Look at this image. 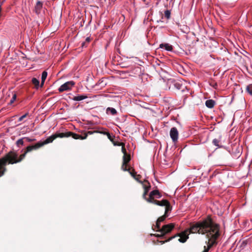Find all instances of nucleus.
<instances>
[{"label":"nucleus","instance_id":"1","mask_svg":"<svg viewBox=\"0 0 252 252\" xmlns=\"http://www.w3.org/2000/svg\"><path fill=\"white\" fill-rule=\"evenodd\" d=\"M187 230H188L189 234L198 232L205 235L207 238L212 236L213 233H215V231L220 232L219 225L215 223L210 218L196 223Z\"/></svg>","mask_w":252,"mask_h":252},{"label":"nucleus","instance_id":"2","mask_svg":"<svg viewBox=\"0 0 252 252\" xmlns=\"http://www.w3.org/2000/svg\"><path fill=\"white\" fill-rule=\"evenodd\" d=\"M25 152L17 159L18 155L12 151L8 153L4 157L0 158V177L2 176L6 171L4 166L8 164H14L21 161L26 156Z\"/></svg>","mask_w":252,"mask_h":252},{"label":"nucleus","instance_id":"3","mask_svg":"<svg viewBox=\"0 0 252 252\" xmlns=\"http://www.w3.org/2000/svg\"><path fill=\"white\" fill-rule=\"evenodd\" d=\"M148 185L144 184L143 185V188L144 189V192L143 194V197L147 200V202L155 204V201H158V200H155L154 197L159 198L161 197V195L158 190H154L151 191L150 193L149 197L146 198V196L150 188L149 183H148Z\"/></svg>","mask_w":252,"mask_h":252},{"label":"nucleus","instance_id":"4","mask_svg":"<svg viewBox=\"0 0 252 252\" xmlns=\"http://www.w3.org/2000/svg\"><path fill=\"white\" fill-rule=\"evenodd\" d=\"M167 216V215L164 214L163 216L159 218L156 222V226L159 229L158 231L161 233V236H163L166 233L170 232L174 227L173 224L170 223L169 224L164 225L161 229L160 228V223L163 221Z\"/></svg>","mask_w":252,"mask_h":252},{"label":"nucleus","instance_id":"5","mask_svg":"<svg viewBox=\"0 0 252 252\" xmlns=\"http://www.w3.org/2000/svg\"><path fill=\"white\" fill-rule=\"evenodd\" d=\"M122 151L124 154L123 159V165L122 166V169L124 171H128L131 175L137 181H138V178L136 177L134 173L131 172L129 169L126 168V164L130 160V157L127 156L126 152V150L124 146L122 148Z\"/></svg>","mask_w":252,"mask_h":252},{"label":"nucleus","instance_id":"6","mask_svg":"<svg viewBox=\"0 0 252 252\" xmlns=\"http://www.w3.org/2000/svg\"><path fill=\"white\" fill-rule=\"evenodd\" d=\"M220 232L215 231V233H213V235L207 237L208 241L206 242L207 246L204 247V250L202 252H208L209 249L216 243V240L220 236Z\"/></svg>","mask_w":252,"mask_h":252},{"label":"nucleus","instance_id":"7","mask_svg":"<svg viewBox=\"0 0 252 252\" xmlns=\"http://www.w3.org/2000/svg\"><path fill=\"white\" fill-rule=\"evenodd\" d=\"M55 135L56 136V138L57 137H60V138H63V137H68L72 136V137L75 139H85L87 137V134H85V135L84 136H82L79 134L73 133L70 131L67 132L65 133H60L59 134H56Z\"/></svg>","mask_w":252,"mask_h":252},{"label":"nucleus","instance_id":"8","mask_svg":"<svg viewBox=\"0 0 252 252\" xmlns=\"http://www.w3.org/2000/svg\"><path fill=\"white\" fill-rule=\"evenodd\" d=\"M155 204L160 206H165V214L167 215V213L171 210V206L169 202L166 200H162L161 201H155Z\"/></svg>","mask_w":252,"mask_h":252},{"label":"nucleus","instance_id":"9","mask_svg":"<svg viewBox=\"0 0 252 252\" xmlns=\"http://www.w3.org/2000/svg\"><path fill=\"white\" fill-rule=\"evenodd\" d=\"M75 85V82L73 81H70L65 82L62 85L58 90L60 92H63L65 91L69 90Z\"/></svg>","mask_w":252,"mask_h":252},{"label":"nucleus","instance_id":"10","mask_svg":"<svg viewBox=\"0 0 252 252\" xmlns=\"http://www.w3.org/2000/svg\"><path fill=\"white\" fill-rule=\"evenodd\" d=\"M179 133L176 127H174L171 128L170 131V136L173 142H176L178 139Z\"/></svg>","mask_w":252,"mask_h":252},{"label":"nucleus","instance_id":"11","mask_svg":"<svg viewBox=\"0 0 252 252\" xmlns=\"http://www.w3.org/2000/svg\"><path fill=\"white\" fill-rule=\"evenodd\" d=\"M188 235V230H186L184 232H182L178 235L180 237L178 241L181 243H185L189 238Z\"/></svg>","mask_w":252,"mask_h":252},{"label":"nucleus","instance_id":"12","mask_svg":"<svg viewBox=\"0 0 252 252\" xmlns=\"http://www.w3.org/2000/svg\"><path fill=\"white\" fill-rule=\"evenodd\" d=\"M69 97L72 100L80 101L88 98V96L86 94H77V95H72V96Z\"/></svg>","mask_w":252,"mask_h":252},{"label":"nucleus","instance_id":"13","mask_svg":"<svg viewBox=\"0 0 252 252\" xmlns=\"http://www.w3.org/2000/svg\"><path fill=\"white\" fill-rule=\"evenodd\" d=\"M42 144H40L39 142L36 143L34 145L29 146H28L26 148V151L25 152L26 153H27L28 152H30L32 151L33 150H36L41 147H42Z\"/></svg>","mask_w":252,"mask_h":252},{"label":"nucleus","instance_id":"14","mask_svg":"<svg viewBox=\"0 0 252 252\" xmlns=\"http://www.w3.org/2000/svg\"><path fill=\"white\" fill-rule=\"evenodd\" d=\"M42 6V2L40 1H37L35 6V12L37 14H39L41 13Z\"/></svg>","mask_w":252,"mask_h":252},{"label":"nucleus","instance_id":"15","mask_svg":"<svg viewBox=\"0 0 252 252\" xmlns=\"http://www.w3.org/2000/svg\"><path fill=\"white\" fill-rule=\"evenodd\" d=\"M159 48H164L167 51H171L173 50L172 46L169 43H161L159 45Z\"/></svg>","mask_w":252,"mask_h":252},{"label":"nucleus","instance_id":"16","mask_svg":"<svg viewBox=\"0 0 252 252\" xmlns=\"http://www.w3.org/2000/svg\"><path fill=\"white\" fill-rule=\"evenodd\" d=\"M56 139V136L55 135H53L52 136H51L49 137H48L44 142H39L40 144H42V146L43 145L51 143L53 142V141Z\"/></svg>","mask_w":252,"mask_h":252},{"label":"nucleus","instance_id":"17","mask_svg":"<svg viewBox=\"0 0 252 252\" xmlns=\"http://www.w3.org/2000/svg\"><path fill=\"white\" fill-rule=\"evenodd\" d=\"M174 87L178 90H181L182 92L185 91V89L186 87L181 84L180 82H176L174 84Z\"/></svg>","mask_w":252,"mask_h":252},{"label":"nucleus","instance_id":"18","mask_svg":"<svg viewBox=\"0 0 252 252\" xmlns=\"http://www.w3.org/2000/svg\"><path fill=\"white\" fill-rule=\"evenodd\" d=\"M205 104L208 108H212L215 105V101L212 99L207 100L205 102Z\"/></svg>","mask_w":252,"mask_h":252},{"label":"nucleus","instance_id":"19","mask_svg":"<svg viewBox=\"0 0 252 252\" xmlns=\"http://www.w3.org/2000/svg\"><path fill=\"white\" fill-rule=\"evenodd\" d=\"M47 72L46 71H44L42 73V75H41V85H40L41 87H42L43 86L45 81L47 78Z\"/></svg>","mask_w":252,"mask_h":252},{"label":"nucleus","instance_id":"20","mask_svg":"<svg viewBox=\"0 0 252 252\" xmlns=\"http://www.w3.org/2000/svg\"><path fill=\"white\" fill-rule=\"evenodd\" d=\"M32 83L35 86V88L37 89L39 87V81L35 78H32Z\"/></svg>","mask_w":252,"mask_h":252},{"label":"nucleus","instance_id":"21","mask_svg":"<svg viewBox=\"0 0 252 252\" xmlns=\"http://www.w3.org/2000/svg\"><path fill=\"white\" fill-rule=\"evenodd\" d=\"M106 112L107 113L110 112L112 115H115L117 114L116 110L112 107H108L106 109Z\"/></svg>","mask_w":252,"mask_h":252},{"label":"nucleus","instance_id":"22","mask_svg":"<svg viewBox=\"0 0 252 252\" xmlns=\"http://www.w3.org/2000/svg\"><path fill=\"white\" fill-rule=\"evenodd\" d=\"M24 138H21V139H18L16 142V145L18 146V147H20L21 146H22L24 144V141H23V139Z\"/></svg>","mask_w":252,"mask_h":252},{"label":"nucleus","instance_id":"23","mask_svg":"<svg viewBox=\"0 0 252 252\" xmlns=\"http://www.w3.org/2000/svg\"><path fill=\"white\" fill-rule=\"evenodd\" d=\"M170 14L171 12L169 10H166L164 11V16L167 19L170 18Z\"/></svg>","mask_w":252,"mask_h":252},{"label":"nucleus","instance_id":"24","mask_svg":"<svg viewBox=\"0 0 252 252\" xmlns=\"http://www.w3.org/2000/svg\"><path fill=\"white\" fill-rule=\"evenodd\" d=\"M246 90L247 92L252 95V84H250L247 87Z\"/></svg>","mask_w":252,"mask_h":252},{"label":"nucleus","instance_id":"25","mask_svg":"<svg viewBox=\"0 0 252 252\" xmlns=\"http://www.w3.org/2000/svg\"><path fill=\"white\" fill-rule=\"evenodd\" d=\"M16 97L17 95L16 94H13L12 95V97L10 100L9 104H12L15 101Z\"/></svg>","mask_w":252,"mask_h":252},{"label":"nucleus","instance_id":"26","mask_svg":"<svg viewBox=\"0 0 252 252\" xmlns=\"http://www.w3.org/2000/svg\"><path fill=\"white\" fill-rule=\"evenodd\" d=\"M219 142H220V140L217 139H214L213 140V143L214 145H215L216 146H218V147H219Z\"/></svg>","mask_w":252,"mask_h":252},{"label":"nucleus","instance_id":"27","mask_svg":"<svg viewBox=\"0 0 252 252\" xmlns=\"http://www.w3.org/2000/svg\"><path fill=\"white\" fill-rule=\"evenodd\" d=\"M28 115V113H26L25 114L23 115V116H22L21 117H20L19 119H18V121L19 122H21L25 118H26L27 117V116Z\"/></svg>","mask_w":252,"mask_h":252},{"label":"nucleus","instance_id":"28","mask_svg":"<svg viewBox=\"0 0 252 252\" xmlns=\"http://www.w3.org/2000/svg\"><path fill=\"white\" fill-rule=\"evenodd\" d=\"M104 134H106L108 138V139L111 140V141H113V139L112 138V137L110 135V134L109 132H105Z\"/></svg>","mask_w":252,"mask_h":252},{"label":"nucleus","instance_id":"29","mask_svg":"<svg viewBox=\"0 0 252 252\" xmlns=\"http://www.w3.org/2000/svg\"><path fill=\"white\" fill-rule=\"evenodd\" d=\"M24 138L28 142H32L35 140L34 139H31L29 137H25Z\"/></svg>","mask_w":252,"mask_h":252},{"label":"nucleus","instance_id":"30","mask_svg":"<svg viewBox=\"0 0 252 252\" xmlns=\"http://www.w3.org/2000/svg\"><path fill=\"white\" fill-rule=\"evenodd\" d=\"M90 37H87L86 38V42H89L90 41Z\"/></svg>","mask_w":252,"mask_h":252},{"label":"nucleus","instance_id":"31","mask_svg":"<svg viewBox=\"0 0 252 252\" xmlns=\"http://www.w3.org/2000/svg\"><path fill=\"white\" fill-rule=\"evenodd\" d=\"M85 44H86V42L82 43V47H86Z\"/></svg>","mask_w":252,"mask_h":252},{"label":"nucleus","instance_id":"32","mask_svg":"<svg viewBox=\"0 0 252 252\" xmlns=\"http://www.w3.org/2000/svg\"><path fill=\"white\" fill-rule=\"evenodd\" d=\"M175 237V236L171 237V238H170V239H169L168 240L165 241V242H167V241H170V240L172 239H173V238H174Z\"/></svg>","mask_w":252,"mask_h":252},{"label":"nucleus","instance_id":"33","mask_svg":"<svg viewBox=\"0 0 252 252\" xmlns=\"http://www.w3.org/2000/svg\"><path fill=\"white\" fill-rule=\"evenodd\" d=\"M3 4L2 1H0V7H1V5Z\"/></svg>","mask_w":252,"mask_h":252},{"label":"nucleus","instance_id":"34","mask_svg":"<svg viewBox=\"0 0 252 252\" xmlns=\"http://www.w3.org/2000/svg\"><path fill=\"white\" fill-rule=\"evenodd\" d=\"M160 243L161 244H163L164 243V241H160Z\"/></svg>","mask_w":252,"mask_h":252},{"label":"nucleus","instance_id":"35","mask_svg":"<svg viewBox=\"0 0 252 252\" xmlns=\"http://www.w3.org/2000/svg\"><path fill=\"white\" fill-rule=\"evenodd\" d=\"M217 86V84L216 83L214 85V87H216Z\"/></svg>","mask_w":252,"mask_h":252},{"label":"nucleus","instance_id":"36","mask_svg":"<svg viewBox=\"0 0 252 252\" xmlns=\"http://www.w3.org/2000/svg\"><path fill=\"white\" fill-rule=\"evenodd\" d=\"M160 235L159 234L157 235L158 237H159Z\"/></svg>","mask_w":252,"mask_h":252}]
</instances>
